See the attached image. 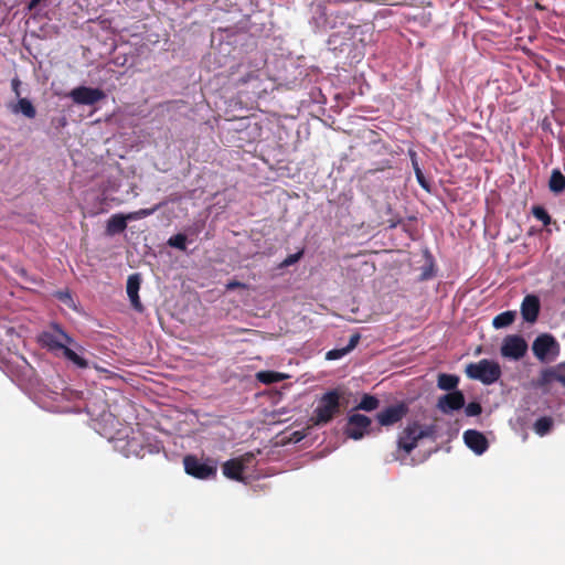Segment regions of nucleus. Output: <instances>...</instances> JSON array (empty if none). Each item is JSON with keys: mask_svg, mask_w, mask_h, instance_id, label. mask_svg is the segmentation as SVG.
Listing matches in <instances>:
<instances>
[{"mask_svg": "<svg viewBox=\"0 0 565 565\" xmlns=\"http://www.w3.org/2000/svg\"><path fill=\"white\" fill-rule=\"evenodd\" d=\"M20 86H21V81L19 79L18 76H15L14 78H12L11 81V88H12V92L14 93L15 96H20Z\"/></svg>", "mask_w": 565, "mask_h": 565, "instance_id": "35", "label": "nucleus"}, {"mask_svg": "<svg viewBox=\"0 0 565 565\" xmlns=\"http://www.w3.org/2000/svg\"><path fill=\"white\" fill-rule=\"evenodd\" d=\"M372 420L366 415L352 414L348 417L345 435L354 440L362 439L370 433Z\"/></svg>", "mask_w": 565, "mask_h": 565, "instance_id": "8", "label": "nucleus"}, {"mask_svg": "<svg viewBox=\"0 0 565 565\" xmlns=\"http://www.w3.org/2000/svg\"><path fill=\"white\" fill-rule=\"evenodd\" d=\"M465 407V413L467 416H479L482 413V406L479 402H470Z\"/></svg>", "mask_w": 565, "mask_h": 565, "instance_id": "30", "label": "nucleus"}, {"mask_svg": "<svg viewBox=\"0 0 565 565\" xmlns=\"http://www.w3.org/2000/svg\"><path fill=\"white\" fill-rule=\"evenodd\" d=\"M463 441L469 449L479 456L484 454L489 448L486 436L476 429L466 430L463 433Z\"/></svg>", "mask_w": 565, "mask_h": 565, "instance_id": "12", "label": "nucleus"}, {"mask_svg": "<svg viewBox=\"0 0 565 565\" xmlns=\"http://www.w3.org/2000/svg\"><path fill=\"white\" fill-rule=\"evenodd\" d=\"M552 382H559L565 387V362L541 371L539 379L540 385H548Z\"/></svg>", "mask_w": 565, "mask_h": 565, "instance_id": "14", "label": "nucleus"}, {"mask_svg": "<svg viewBox=\"0 0 565 565\" xmlns=\"http://www.w3.org/2000/svg\"><path fill=\"white\" fill-rule=\"evenodd\" d=\"M553 427V420L551 417L544 416L536 419L534 423V430L540 436H545L550 433Z\"/></svg>", "mask_w": 565, "mask_h": 565, "instance_id": "25", "label": "nucleus"}, {"mask_svg": "<svg viewBox=\"0 0 565 565\" xmlns=\"http://www.w3.org/2000/svg\"><path fill=\"white\" fill-rule=\"evenodd\" d=\"M70 97L78 105H95L106 97L104 90L87 86H78L71 90Z\"/></svg>", "mask_w": 565, "mask_h": 565, "instance_id": "9", "label": "nucleus"}, {"mask_svg": "<svg viewBox=\"0 0 565 565\" xmlns=\"http://www.w3.org/2000/svg\"><path fill=\"white\" fill-rule=\"evenodd\" d=\"M459 384V376L455 374L440 373L437 379V386L440 390L454 392Z\"/></svg>", "mask_w": 565, "mask_h": 565, "instance_id": "20", "label": "nucleus"}, {"mask_svg": "<svg viewBox=\"0 0 565 565\" xmlns=\"http://www.w3.org/2000/svg\"><path fill=\"white\" fill-rule=\"evenodd\" d=\"M183 465L185 472L196 479H212L217 473V463L211 458L202 460L194 455H188L183 458Z\"/></svg>", "mask_w": 565, "mask_h": 565, "instance_id": "3", "label": "nucleus"}, {"mask_svg": "<svg viewBox=\"0 0 565 565\" xmlns=\"http://www.w3.org/2000/svg\"><path fill=\"white\" fill-rule=\"evenodd\" d=\"M236 460H239L242 462V466L244 469L247 465L252 463V461L255 459V454L252 451L245 452L244 455L235 458Z\"/></svg>", "mask_w": 565, "mask_h": 565, "instance_id": "34", "label": "nucleus"}, {"mask_svg": "<svg viewBox=\"0 0 565 565\" xmlns=\"http://www.w3.org/2000/svg\"><path fill=\"white\" fill-rule=\"evenodd\" d=\"M301 256H302L301 250L298 253L291 254L285 258V260L281 263V266L287 267V266L294 265L301 258Z\"/></svg>", "mask_w": 565, "mask_h": 565, "instance_id": "33", "label": "nucleus"}, {"mask_svg": "<svg viewBox=\"0 0 565 565\" xmlns=\"http://www.w3.org/2000/svg\"><path fill=\"white\" fill-rule=\"evenodd\" d=\"M429 433L424 430L419 424L414 423L404 428V430L399 434L397 446L406 454H411L412 450L417 447L418 440L427 437Z\"/></svg>", "mask_w": 565, "mask_h": 565, "instance_id": "6", "label": "nucleus"}, {"mask_svg": "<svg viewBox=\"0 0 565 565\" xmlns=\"http://www.w3.org/2000/svg\"><path fill=\"white\" fill-rule=\"evenodd\" d=\"M13 114H22L29 119H33L36 116V109L28 98H20L17 104L10 106Z\"/></svg>", "mask_w": 565, "mask_h": 565, "instance_id": "19", "label": "nucleus"}, {"mask_svg": "<svg viewBox=\"0 0 565 565\" xmlns=\"http://www.w3.org/2000/svg\"><path fill=\"white\" fill-rule=\"evenodd\" d=\"M131 433L132 436H127L128 438L126 440L118 439L116 447L126 457H139L143 451V443L139 435H137L135 431Z\"/></svg>", "mask_w": 565, "mask_h": 565, "instance_id": "13", "label": "nucleus"}, {"mask_svg": "<svg viewBox=\"0 0 565 565\" xmlns=\"http://www.w3.org/2000/svg\"><path fill=\"white\" fill-rule=\"evenodd\" d=\"M167 244L170 247L184 252L186 249V236L182 233L175 234L168 239Z\"/></svg>", "mask_w": 565, "mask_h": 565, "instance_id": "28", "label": "nucleus"}, {"mask_svg": "<svg viewBox=\"0 0 565 565\" xmlns=\"http://www.w3.org/2000/svg\"><path fill=\"white\" fill-rule=\"evenodd\" d=\"M140 288V279L138 275H131L127 280V295L130 299L131 306L135 310L141 312L143 310V306L140 301L138 291Z\"/></svg>", "mask_w": 565, "mask_h": 565, "instance_id": "16", "label": "nucleus"}, {"mask_svg": "<svg viewBox=\"0 0 565 565\" xmlns=\"http://www.w3.org/2000/svg\"><path fill=\"white\" fill-rule=\"evenodd\" d=\"M540 313V300L534 295L524 297L521 303V315L526 322H535Z\"/></svg>", "mask_w": 565, "mask_h": 565, "instance_id": "15", "label": "nucleus"}, {"mask_svg": "<svg viewBox=\"0 0 565 565\" xmlns=\"http://www.w3.org/2000/svg\"><path fill=\"white\" fill-rule=\"evenodd\" d=\"M341 393L339 390L326 392L318 401V405L310 418L315 426H323L330 423L340 413Z\"/></svg>", "mask_w": 565, "mask_h": 565, "instance_id": "1", "label": "nucleus"}, {"mask_svg": "<svg viewBox=\"0 0 565 565\" xmlns=\"http://www.w3.org/2000/svg\"><path fill=\"white\" fill-rule=\"evenodd\" d=\"M40 343L51 351L62 350L74 342L58 324L53 323L47 331H43L39 337Z\"/></svg>", "mask_w": 565, "mask_h": 565, "instance_id": "5", "label": "nucleus"}, {"mask_svg": "<svg viewBox=\"0 0 565 565\" xmlns=\"http://www.w3.org/2000/svg\"><path fill=\"white\" fill-rule=\"evenodd\" d=\"M223 475L235 481H243L244 480V467L242 466V462L239 460H236L235 458L230 459L225 461L222 466Z\"/></svg>", "mask_w": 565, "mask_h": 565, "instance_id": "17", "label": "nucleus"}, {"mask_svg": "<svg viewBox=\"0 0 565 565\" xmlns=\"http://www.w3.org/2000/svg\"><path fill=\"white\" fill-rule=\"evenodd\" d=\"M415 172V175H416V179L418 181V183L420 184V186L425 190H429V182L426 180L423 171L420 168H416V171Z\"/></svg>", "mask_w": 565, "mask_h": 565, "instance_id": "32", "label": "nucleus"}, {"mask_svg": "<svg viewBox=\"0 0 565 565\" xmlns=\"http://www.w3.org/2000/svg\"><path fill=\"white\" fill-rule=\"evenodd\" d=\"M515 311H504L495 316L492 320V326L495 329H502L512 324L515 320Z\"/></svg>", "mask_w": 565, "mask_h": 565, "instance_id": "23", "label": "nucleus"}, {"mask_svg": "<svg viewBox=\"0 0 565 565\" xmlns=\"http://www.w3.org/2000/svg\"><path fill=\"white\" fill-rule=\"evenodd\" d=\"M408 406L405 403L391 405L376 414V419L381 426H393L399 423L408 413Z\"/></svg>", "mask_w": 565, "mask_h": 565, "instance_id": "10", "label": "nucleus"}, {"mask_svg": "<svg viewBox=\"0 0 565 565\" xmlns=\"http://www.w3.org/2000/svg\"><path fill=\"white\" fill-rule=\"evenodd\" d=\"M127 220H129L128 215L124 216L121 214H114L107 221V232L109 234H116V233L124 232L127 227Z\"/></svg>", "mask_w": 565, "mask_h": 565, "instance_id": "21", "label": "nucleus"}, {"mask_svg": "<svg viewBox=\"0 0 565 565\" xmlns=\"http://www.w3.org/2000/svg\"><path fill=\"white\" fill-rule=\"evenodd\" d=\"M411 159H412V166L414 168V171H416V168H420L418 162H417L416 152L411 151Z\"/></svg>", "mask_w": 565, "mask_h": 565, "instance_id": "37", "label": "nucleus"}, {"mask_svg": "<svg viewBox=\"0 0 565 565\" xmlns=\"http://www.w3.org/2000/svg\"><path fill=\"white\" fill-rule=\"evenodd\" d=\"M159 206L152 209H140L139 211L128 214L129 220L142 218L151 215Z\"/></svg>", "mask_w": 565, "mask_h": 565, "instance_id": "31", "label": "nucleus"}, {"mask_svg": "<svg viewBox=\"0 0 565 565\" xmlns=\"http://www.w3.org/2000/svg\"><path fill=\"white\" fill-rule=\"evenodd\" d=\"M401 220H397V221H392L391 224H390V227L391 228H394L397 226V224H399Z\"/></svg>", "mask_w": 565, "mask_h": 565, "instance_id": "39", "label": "nucleus"}, {"mask_svg": "<svg viewBox=\"0 0 565 565\" xmlns=\"http://www.w3.org/2000/svg\"><path fill=\"white\" fill-rule=\"evenodd\" d=\"M550 190L554 193L565 191V175L557 169L553 170L548 181Z\"/></svg>", "mask_w": 565, "mask_h": 565, "instance_id": "22", "label": "nucleus"}, {"mask_svg": "<svg viewBox=\"0 0 565 565\" xmlns=\"http://www.w3.org/2000/svg\"><path fill=\"white\" fill-rule=\"evenodd\" d=\"M361 339L359 333H354L351 335L349 343L344 348L332 349L326 353V359L329 361L339 360L344 355L349 354L352 350L356 348Z\"/></svg>", "mask_w": 565, "mask_h": 565, "instance_id": "18", "label": "nucleus"}, {"mask_svg": "<svg viewBox=\"0 0 565 565\" xmlns=\"http://www.w3.org/2000/svg\"><path fill=\"white\" fill-rule=\"evenodd\" d=\"M527 351V343L523 337L519 334H510L503 339L501 345V354L512 360L522 359Z\"/></svg>", "mask_w": 565, "mask_h": 565, "instance_id": "7", "label": "nucleus"}, {"mask_svg": "<svg viewBox=\"0 0 565 565\" xmlns=\"http://www.w3.org/2000/svg\"><path fill=\"white\" fill-rule=\"evenodd\" d=\"M238 288H246V285L238 281V280H231L226 284V289L227 290H235V289H238Z\"/></svg>", "mask_w": 565, "mask_h": 565, "instance_id": "36", "label": "nucleus"}, {"mask_svg": "<svg viewBox=\"0 0 565 565\" xmlns=\"http://www.w3.org/2000/svg\"><path fill=\"white\" fill-rule=\"evenodd\" d=\"M532 351L540 362L546 363L554 361L559 355L561 345L554 335L542 333L533 341Z\"/></svg>", "mask_w": 565, "mask_h": 565, "instance_id": "4", "label": "nucleus"}, {"mask_svg": "<svg viewBox=\"0 0 565 565\" xmlns=\"http://www.w3.org/2000/svg\"><path fill=\"white\" fill-rule=\"evenodd\" d=\"M469 379L478 380L484 385L495 383L502 375L501 366L493 360L482 359L477 363H470L466 367Z\"/></svg>", "mask_w": 565, "mask_h": 565, "instance_id": "2", "label": "nucleus"}, {"mask_svg": "<svg viewBox=\"0 0 565 565\" xmlns=\"http://www.w3.org/2000/svg\"><path fill=\"white\" fill-rule=\"evenodd\" d=\"M431 277V274L428 273L427 270H425L423 274H422V279L425 280V279H428Z\"/></svg>", "mask_w": 565, "mask_h": 565, "instance_id": "38", "label": "nucleus"}, {"mask_svg": "<svg viewBox=\"0 0 565 565\" xmlns=\"http://www.w3.org/2000/svg\"><path fill=\"white\" fill-rule=\"evenodd\" d=\"M380 405V401L370 394H364L355 407L356 409L365 411V412H372L375 411Z\"/></svg>", "mask_w": 565, "mask_h": 565, "instance_id": "24", "label": "nucleus"}, {"mask_svg": "<svg viewBox=\"0 0 565 565\" xmlns=\"http://www.w3.org/2000/svg\"><path fill=\"white\" fill-rule=\"evenodd\" d=\"M257 379L264 384H273L279 382L282 376L274 371H263L257 374Z\"/></svg>", "mask_w": 565, "mask_h": 565, "instance_id": "29", "label": "nucleus"}, {"mask_svg": "<svg viewBox=\"0 0 565 565\" xmlns=\"http://www.w3.org/2000/svg\"><path fill=\"white\" fill-rule=\"evenodd\" d=\"M466 404L465 395L461 391L455 390L438 397L437 408L446 415L461 409Z\"/></svg>", "mask_w": 565, "mask_h": 565, "instance_id": "11", "label": "nucleus"}, {"mask_svg": "<svg viewBox=\"0 0 565 565\" xmlns=\"http://www.w3.org/2000/svg\"><path fill=\"white\" fill-rule=\"evenodd\" d=\"M63 355L65 359L74 363L79 369L88 367V362L68 347L64 348Z\"/></svg>", "mask_w": 565, "mask_h": 565, "instance_id": "26", "label": "nucleus"}, {"mask_svg": "<svg viewBox=\"0 0 565 565\" xmlns=\"http://www.w3.org/2000/svg\"><path fill=\"white\" fill-rule=\"evenodd\" d=\"M532 214L535 218L541 221L545 226L552 223V217L547 211L541 205H534L532 207Z\"/></svg>", "mask_w": 565, "mask_h": 565, "instance_id": "27", "label": "nucleus"}]
</instances>
